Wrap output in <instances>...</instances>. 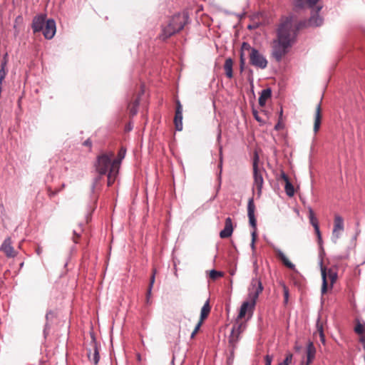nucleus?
Masks as SVG:
<instances>
[{"label": "nucleus", "mask_w": 365, "mask_h": 365, "mask_svg": "<svg viewBox=\"0 0 365 365\" xmlns=\"http://www.w3.org/2000/svg\"><path fill=\"white\" fill-rule=\"evenodd\" d=\"M322 6H316V12L311 16L307 22L300 23L297 27L296 19L294 16L282 19L277 30V39L273 42L272 56L277 61L287 53L288 48L292 46L296 36L297 31L306 24L309 26H319L323 23V19L319 15Z\"/></svg>", "instance_id": "f257e3e1"}, {"label": "nucleus", "mask_w": 365, "mask_h": 365, "mask_svg": "<svg viewBox=\"0 0 365 365\" xmlns=\"http://www.w3.org/2000/svg\"><path fill=\"white\" fill-rule=\"evenodd\" d=\"M262 291L263 286L261 280L257 277L253 278L248 288L247 298L240 307L237 319L244 318L247 314L249 317L252 316L257 300Z\"/></svg>", "instance_id": "f03ea898"}, {"label": "nucleus", "mask_w": 365, "mask_h": 365, "mask_svg": "<svg viewBox=\"0 0 365 365\" xmlns=\"http://www.w3.org/2000/svg\"><path fill=\"white\" fill-rule=\"evenodd\" d=\"M114 153L109 152L108 153L102 154L98 156L95 167L96 172L101 175H107L108 177V186L112 185L118 174V172L113 173L111 175V170H113V158Z\"/></svg>", "instance_id": "7ed1b4c3"}, {"label": "nucleus", "mask_w": 365, "mask_h": 365, "mask_svg": "<svg viewBox=\"0 0 365 365\" xmlns=\"http://www.w3.org/2000/svg\"><path fill=\"white\" fill-rule=\"evenodd\" d=\"M188 15L184 12L174 15L168 25L163 29L160 38L165 40L172 35L182 30L188 21Z\"/></svg>", "instance_id": "20e7f679"}, {"label": "nucleus", "mask_w": 365, "mask_h": 365, "mask_svg": "<svg viewBox=\"0 0 365 365\" xmlns=\"http://www.w3.org/2000/svg\"><path fill=\"white\" fill-rule=\"evenodd\" d=\"M241 50L249 53L250 63L255 67L264 69L267 66V60L266 58L256 48L252 47L248 43L243 42Z\"/></svg>", "instance_id": "39448f33"}, {"label": "nucleus", "mask_w": 365, "mask_h": 365, "mask_svg": "<svg viewBox=\"0 0 365 365\" xmlns=\"http://www.w3.org/2000/svg\"><path fill=\"white\" fill-rule=\"evenodd\" d=\"M319 267L322 274V284L321 293L324 295L328 288V280L330 282L329 287L331 289L337 279V273L331 268H327L323 265V259H321L319 261Z\"/></svg>", "instance_id": "423d86ee"}, {"label": "nucleus", "mask_w": 365, "mask_h": 365, "mask_svg": "<svg viewBox=\"0 0 365 365\" xmlns=\"http://www.w3.org/2000/svg\"><path fill=\"white\" fill-rule=\"evenodd\" d=\"M258 160L259 158L256 154L253 162L254 186L257 188L258 194L260 195L264 180L262 171L258 169Z\"/></svg>", "instance_id": "0eeeda50"}, {"label": "nucleus", "mask_w": 365, "mask_h": 365, "mask_svg": "<svg viewBox=\"0 0 365 365\" xmlns=\"http://www.w3.org/2000/svg\"><path fill=\"white\" fill-rule=\"evenodd\" d=\"M245 329V324L237 323L232 327L231 334L229 336V344L234 349L240 339L241 333Z\"/></svg>", "instance_id": "6e6552de"}, {"label": "nucleus", "mask_w": 365, "mask_h": 365, "mask_svg": "<svg viewBox=\"0 0 365 365\" xmlns=\"http://www.w3.org/2000/svg\"><path fill=\"white\" fill-rule=\"evenodd\" d=\"M344 230V220L343 218L336 215L334 217V225L332 231L331 240L334 243H336L337 240L340 237L341 233Z\"/></svg>", "instance_id": "1a4fd4ad"}, {"label": "nucleus", "mask_w": 365, "mask_h": 365, "mask_svg": "<svg viewBox=\"0 0 365 365\" xmlns=\"http://www.w3.org/2000/svg\"><path fill=\"white\" fill-rule=\"evenodd\" d=\"M42 31L46 38L51 39L56 31L55 21L53 19H48Z\"/></svg>", "instance_id": "9d476101"}, {"label": "nucleus", "mask_w": 365, "mask_h": 365, "mask_svg": "<svg viewBox=\"0 0 365 365\" xmlns=\"http://www.w3.org/2000/svg\"><path fill=\"white\" fill-rule=\"evenodd\" d=\"M174 123L177 130L180 131L182 130V106L179 101L176 102Z\"/></svg>", "instance_id": "9b49d317"}, {"label": "nucleus", "mask_w": 365, "mask_h": 365, "mask_svg": "<svg viewBox=\"0 0 365 365\" xmlns=\"http://www.w3.org/2000/svg\"><path fill=\"white\" fill-rule=\"evenodd\" d=\"M255 206L253 202V199H250L247 205V215L249 217L250 224L256 231L257 221L255 217Z\"/></svg>", "instance_id": "f8f14e48"}, {"label": "nucleus", "mask_w": 365, "mask_h": 365, "mask_svg": "<svg viewBox=\"0 0 365 365\" xmlns=\"http://www.w3.org/2000/svg\"><path fill=\"white\" fill-rule=\"evenodd\" d=\"M88 357L94 364H97L99 361L100 356L98 348L94 340L91 343V349L88 352Z\"/></svg>", "instance_id": "ddd939ff"}, {"label": "nucleus", "mask_w": 365, "mask_h": 365, "mask_svg": "<svg viewBox=\"0 0 365 365\" xmlns=\"http://www.w3.org/2000/svg\"><path fill=\"white\" fill-rule=\"evenodd\" d=\"M0 250L5 253L8 257H14L16 255L14 251L10 238H6L2 243Z\"/></svg>", "instance_id": "4468645a"}, {"label": "nucleus", "mask_w": 365, "mask_h": 365, "mask_svg": "<svg viewBox=\"0 0 365 365\" xmlns=\"http://www.w3.org/2000/svg\"><path fill=\"white\" fill-rule=\"evenodd\" d=\"M125 153H126V150L123 148H121L118 152V158L115 159H113V170H111V173H110L111 175H113V173L119 172L120 163H121L122 160L125 156Z\"/></svg>", "instance_id": "2eb2a0df"}, {"label": "nucleus", "mask_w": 365, "mask_h": 365, "mask_svg": "<svg viewBox=\"0 0 365 365\" xmlns=\"http://www.w3.org/2000/svg\"><path fill=\"white\" fill-rule=\"evenodd\" d=\"M309 219L310 223L314 228L315 232H316L317 238H318L319 243H321L322 240V235H321V232H320L319 227L318 220L316 218V217L314 216V213L312 208L309 209Z\"/></svg>", "instance_id": "dca6fc26"}, {"label": "nucleus", "mask_w": 365, "mask_h": 365, "mask_svg": "<svg viewBox=\"0 0 365 365\" xmlns=\"http://www.w3.org/2000/svg\"><path fill=\"white\" fill-rule=\"evenodd\" d=\"M45 17L42 15L36 16L32 22V29L34 33L39 32L43 29L46 24Z\"/></svg>", "instance_id": "f3484780"}, {"label": "nucleus", "mask_w": 365, "mask_h": 365, "mask_svg": "<svg viewBox=\"0 0 365 365\" xmlns=\"http://www.w3.org/2000/svg\"><path fill=\"white\" fill-rule=\"evenodd\" d=\"M233 232L232 222L230 217H227L225 220V227L220 232V237L221 238H227L230 237Z\"/></svg>", "instance_id": "a211bd4d"}, {"label": "nucleus", "mask_w": 365, "mask_h": 365, "mask_svg": "<svg viewBox=\"0 0 365 365\" xmlns=\"http://www.w3.org/2000/svg\"><path fill=\"white\" fill-rule=\"evenodd\" d=\"M319 0H295L294 6L297 8L302 9L306 6L313 8Z\"/></svg>", "instance_id": "6ab92c4d"}, {"label": "nucleus", "mask_w": 365, "mask_h": 365, "mask_svg": "<svg viewBox=\"0 0 365 365\" xmlns=\"http://www.w3.org/2000/svg\"><path fill=\"white\" fill-rule=\"evenodd\" d=\"M316 354V349L313 343L309 342L307 347V361L305 365H309L314 360Z\"/></svg>", "instance_id": "aec40b11"}, {"label": "nucleus", "mask_w": 365, "mask_h": 365, "mask_svg": "<svg viewBox=\"0 0 365 365\" xmlns=\"http://www.w3.org/2000/svg\"><path fill=\"white\" fill-rule=\"evenodd\" d=\"M321 124V103H319L316 108L314 116V132L317 133L320 128Z\"/></svg>", "instance_id": "412c9836"}, {"label": "nucleus", "mask_w": 365, "mask_h": 365, "mask_svg": "<svg viewBox=\"0 0 365 365\" xmlns=\"http://www.w3.org/2000/svg\"><path fill=\"white\" fill-rule=\"evenodd\" d=\"M276 252L278 257L282 260L286 267L291 269L292 270L296 271L295 265L289 260L283 252H282L280 250H277Z\"/></svg>", "instance_id": "4be33fe9"}, {"label": "nucleus", "mask_w": 365, "mask_h": 365, "mask_svg": "<svg viewBox=\"0 0 365 365\" xmlns=\"http://www.w3.org/2000/svg\"><path fill=\"white\" fill-rule=\"evenodd\" d=\"M354 331L360 335L359 341L363 344V347L365 349V325L358 323Z\"/></svg>", "instance_id": "5701e85b"}, {"label": "nucleus", "mask_w": 365, "mask_h": 365, "mask_svg": "<svg viewBox=\"0 0 365 365\" xmlns=\"http://www.w3.org/2000/svg\"><path fill=\"white\" fill-rule=\"evenodd\" d=\"M272 91L270 88L264 89L262 91L259 97V104L263 107L267 101L271 97Z\"/></svg>", "instance_id": "b1692460"}, {"label": "nucleus", "mask_w": 365, "mask_h": 365, "mask_svg": "<svg viewBox=\"0 0 365 365\" xmlns=\"http://www.w3.org/2000/svg\"><path fill=\"white\" fill-rule=\"evenodd\" d=\"M210 309H211V307L210 305V301H209V299H207L201 309L200 318V320L201 321V322H203V321L208 317V315L210 312Z\"/></svg>", "instance_id": "393cba45"}, {"label": "nucleus", "mask_w": 365, "mask_h": 365, "mask_svg": "<svg viewBox=\"0 0 365 365\" xmlns=\"http://www.w3.org/2000/svg\"><path fill=\"white\" fill-rule=\"evenodd\" d=\"M232 66H233V61L232 60L229 58L225 60V64H224V69L225 71V74L227 78H232L233 76L232 73Z\"/></svg>", "instance_id": "a878e982"}, {"label": "nucleus", "mask_w": 365, "mask_h": 365, "mask_svg": "<svg viewBox=\"0 0 365 365\" xmlns=\"http://www.w3.org/2000/svg\"><path fill=\"white\" fill-rule=\"evenodd\" d=\"M283 178L286 181V185H285L284 189H285L287 195L289 197L293 196L294 193V190L293 185L290 183L287 177L284 174H283Z\"/></svg>", "instance_id": "bb28decb"}, {"label": "nucleus", "mask_w": 365, "mask_h": 365, "mask_svg": "<svg viewBox=\"0 0 365 365\" xmlns=\"http://www.w3.org/2000/svg\"><path fill=\"white\" fill-rule=\"evenodd\" d=\"M155 273H156V271L154 269L153 272V274L150 277V284H149V287L148 289V292H147V301L148 302L149 301V298L151 295L152 288H153V284L155 282Z\"/></svg>", "instance_id": "cd10ccee"}, {"label": "nucleus", "mask_w": 365, "mask_h": 365, "mask_svg": "<svg viewBox=\"0 0 365 365\" xmlns=\"http://www.w3.org/2000/svg\"><path fill=\"white\" fill-rule=\"evenodd\" d=\"M317 332L319 334V337H320L322 342L323 344H324L325 336H324V334L323 326L322 324L319 323V321L317 322Z\"/></svg>", "instance_id": "c85d7f7f"}, {"label": "nucleus", "mask_w": 365, "mask_h": 365, "mask_svg": "<svg viewBox=\"0 0 365 365\" xmlns=\"http://www.w3.org/2000/svg\"><path fill=\"white\" fill-rule=\"evenodd\" d=\"M138 105H139V101L136 100L131 106H129L130 114L131 115L133 116V115H136V113H138Z\"/></svg>", "instance_id": "c756f323"}, {"label": "nucleus", "mask_w": 365, "mask_h": 365, "mask_svg": "<svg viewBox=\"0 0 365 365\" xmlns=\"http://www.w3.org/2000/svg\"><path fill=\"white\" fill-rule=\"evenodd\" d=\"M223 276V273L222 272L217 271L215 269H212L210 271V277L215 280L219 277H221Z\"/></svg>", "instance_id": "7c9ffc66"}, {"label": "nucleus", "mask_w": 365, "mask_h": 365, "mask_svg": "<svg viewBox=\"0 0 365 365\" xmlns=\"http://www.w3.org/2000/svg\"><path fill=\"white\" fill-rule=\"evenodd\" d=\"M257 238V232L255 230H253L252 232V242H251V247L253 251V252L255 250V241Z\"/></svg>", "instance_id": "2f4dec72"}, {"label": "nucleus", "mask_w": 365, "mask_h": 365, "mask_svg": "<svg viewBox=\"0 0 365 365\" xmlns=\"http://www.w3.org/2000/svg\"><path fill=\"white\" fill-rule=\"evenodd\" d=\"M203 322H201L200 320H199L198 323L196 324L194 330L192 331V332L191 333V336L190 337L192 339H193L195 337V336L196 335V334L197 333V331H199L200 327L202 326Z\"/></svg>", "instance_id": "473e14b6"}, {"label": "nucleus", "mask_w": 365, "mask_h": 365, "mask_svg": "<svg viewBox=\"0 0 365 365\" xmlns=\"http://www.w3.org/2000/svg\"><path fill=\"white\" fill-rule=\"evenodd\" d=\"M245 64V53L241 50L240 52V70L242 71L244 70V66Z\"/></svg>", "instance_id": "72a5a7b5"}, {"label": "nucleus", "mask_w": 365, "mask_h": 365, "mask_svg": "<svg viewBox=\"0 0 365 365\" xmlns=\"http://www.w3.org/2000/svg\"><path fill=\"white\" fill-rule=\"evenodd\" d=\"M283 289H284V302L287 303L288 299H289V290L285 284H283Z\"/></svg>", "instance_id": "f704fd0d"}, {"label": "nucleus", "mask_w": 365, "mask_h": 365, "mask_svg": "<svg viewBox=\"0 0 365 365\" xmlns=\"http://www.w3.org/2000/svg\"><path fill=\"white\" fill-rule=\"evenodd\" d=\"M7 57H8V54L6 53L4 56V60L2 61L1 63V68H4V69H6V67L7 65V62H8Z\"/></svg>", "instance_id": "c9c22d12"}, {"label": "nucleus", "mask_w": 365, "mask_h": 365, "mask_svg": "<svg viewBox=\"0 0 365 365\" xmlns=\"http://www.w3.org/2000/svg\"><path fill=\"white\" fill-rule=\"evenodd\" d=\"M292 354H287L284 360L283 361V362L286 363V364H288L289 365L290 362L292 361Z\"/></svg>", "instance_id": "e433bc0d"}, {"label": "nucleus", "mask_w": 365, "mask_h": 365, "mask_svg": "<svg viewBox=\"0 0 365 365\" xmlns=\"http://www.w3.org/2000/svg\"><path fill=\"white\" fill-rule=\"evenodd\" d=\"M265 365H271L272 364V356L267 354L265 356Z\"/></svg>", "instance_id": "4c0bfd02"}, {"label": "nucleus", "mask_w": 365, "mask_h": 365, "mask_svg": "<svg viewBox=\"0 0 365 365\" xmlns=\"http://www.w3.org/2000/svg\"><path fill=\"white\" fill-rule=\"evenodd\" d=\"M252 113H253V115H254V117H255L256 120H257L259 123H262L263 122L262 119L259 116V114H258L257 110H253Z\"/></svg>", "instance_id": "58836bf2"}, {"label": "nucleus", "mask_w": 365, "mask_h": 365, "mask_svg": "<svg viewBox=\"0 0 365 365\" xmlns=\"http://www.w3.org/2000/svg\"><path fill=\"white\" fill-rule=\"evenodd\" d=\"M253 265H254V272L257 274V272L258 271V265H257V262L256 259L253 262Z\"/></svg>", "instance_id": "ea45409f"}, {"label": "nucleus", "mask_w": 365, "mask_h": 365, "mask_svg": "<svg viewBox=\"0 0 365 365\" xmlns=\"http://www.w3.org/2000/svg\"><path fill=\"white\" fill-rule=\"evenodd\" d=\"M53 313L51 311H48V312H47V313H46V320H47V321H48V320H49V319H50L51 317H53Z\"/></svg>", "instance_id": "a19ab883"}, {"label": "nucleus", "mask_w": 365, "mask_h": 365, "mask_svg": "<svg viewBox=\"0 0 365 365\" xmlns=\"http://www.w3.org/2000/svg\"><path fill=\"white\" fill-rule=\"evenodd\" d=\"M83 145L85 146H88V147L91 148V145H92V143H91L90 139H88L86 141H84Z\"/></svg>", "instance_id": "79ce46f5"}, {"label": "nucleus", "mask_w": 365, "mask_h": 365, "mask_svg": "<svg viewBox=\"0 0 365 365\" xmlns=\"http://www.w3.org/2000/svg\"><path fill=\"white\" fill-rule=\"evenodd\" d=\"M221 135H222V131H221V129L220 128V126L218 127V133H217V140L218 142H220V139H221Z\"/></svg>", "instance_id": "37998d69"}, {"label": "nucleus", "mask_w": 365, "mask_h": 365, "mask_svg": "<svg viewBox=\"0 0 365 365\" xmlns=\"http://www.w3.org/2000/svg\"><path fill=\"white\" fill-rule=\"evenodd\" d=\"M14 29H15L14 36H18V34H19V31L17 30L16 26V25H14Z\"/></svg>", "instance_id": "c03bdc74"}, {"label": "nucleus", "mask_w": 365, "mask_h": 365, "mask_svg": "<svg viewBox=\"0 0 365 365\" xmlns=\"http://www.w3.org/2000/svg\"><path fill=\"white\" fill-rule=\"evenodd\" d=\"M98 180H99V178H96V179H95V182H94V184H93V188H94V187H95L96 184L97 183V182H98Z\"/></svg>", "instance_id": "a18cd8bd"}, {"label": "nucleus", "mask_w": 365, "mask_h": 365, "mask_svg": "<svg viewBox=\"0 0 365 365\" xmlns=\"http://www.w3.org/2000/svg\"><path fill=\"white\" fill-rule=\"evenodd\" d=\"M19 20H21V16H18V17L16 19L15 21H16V22H18Z\"/></svg>", "instance_id": "49530a36"}, {"label": "nucleus", "mask_w": 365, "mask_h": 365, "mask_svg": "<svg viewBox=\"0 0 365 365\" xmlns=\"http://www.w3.org/2000/svg\"><path fill=\"white\" fill-rule=\"evenodd\" d=\"M73 233H74V235H76L78 237L80 236V235H79V234H77V233H76V231H75V230H74Z\"/></svg>", "instance_id": "de8ad7c7"}, {"label": "nucleus", "mask_w": 365, "mask_h": 365, "mask_svg": "<svg viewBox=\"0 0 365 365\" xmlns=\"http://www.w3.org/2000/svg\"><path fill=\"white\" fill-rule=\"evenodd\" d=\"M279 365H289V364H286V363H284V362H283V361H282V363H280Z\"/></svg>", "instance_id": "09e8293b"}, {"label": "nucleus", "mask_w": 365, "mask_h": 365, "mask_svg": "<svg viewBox=\"0 0 365 365\" xmlns=\"http://www.w3.org/2000/svg\"><path fill=\"white\" fill-rule=\"evenodd\" d=\"M220 154H222V147L220 148Z\"/></svg>", "instance_id": "8fccbe9b"}, {"label": "nucleus", "mask_w": 365, "mask_h": 365, "mask_svg": "<svg viewBox=\"0 0 365 365\" xmlns=\"http://www.w3.org/2000/svg\"><path fill=\"white\" fill-rule=\"evenodd\" d=\"M277 128H279V125H277L275 126V128H276V129H277Z\"/></svg>", "instance_id": "3c124183"}]
</instances>
